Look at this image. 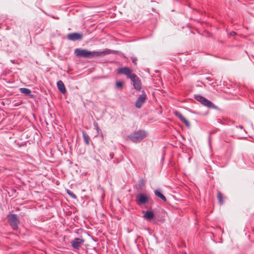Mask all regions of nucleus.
I'll return each instance as SVG.
<instances>
[{"mask_svg":"<svg viewBox=\"0 0 254 254\" xmlns=\"http://www.w3.org/2000/svg\"><path fill=\"white\" fill-rule=\"evenodd\" d=\"M117 72L119 74H123L127 76V78L130 79L133 83V85L137 90H140L141 89V84L140 80L137 75L131 72V69L127 66L122 67L117 69Z\"/></svg>","mask_w":254,"mask_h":254,"instance_id":"1","label":"nucleus"},{"mask_svg":"<svg viewBox=\"0 0 254 254\" xmlns=\"http://www.w3.org/2000/svg\"><path fill=\"white\" fill-rule=\"evenodd\" d=\"M74 54L78 57L84 58H93L99 57V51H89L87 49H75Z\"/></svg>","mask_w":254,"mask_h":254,"instance_id":"2","label":"nucleus"},{"mask_svg":"<svg viewBox=\"0 0 254 254\" xmlns=\"http://www.w3.org/2000/svg\"><path fill=\"white\" fill-rule=\"evenodd\" d=\"M147 134V132L144 130H139L128 135V138L132 142L137 143L143 140Z\"/></svg>","mask_w":254,"mask_h":254,"instance_id":"3","label":"nucleus"},{"mask_svg":"<svg viewBox=\"0 0 254 254\" xmlns=\"http://www.w3.org/2000/svg\"><path fill=\"white\" fill-rule=\"evenodd\" d=\"M7 221L13 230H17L19 220L15 214H9L7 215Z\"/></svg>","mask_w":254,"mask_h":254,"instance_id":"4","label":"nucleus"},{"mask_svg":"<svg viewBox=\"0 0 254 254\" xmlns=\"http://www.w3.org/2000/svg\"><path fill=\"white\" fill-rule=\"evenodd\" d=\"M194 99L201 103L203 105L210 108L215 109L216 106L210 101L200 95H195Z\"/></svg>","mask_w":254,"mask_h":254,"instance_id":"5","label":"nucleus"},{"mask_svg":"<svg viewBox=\"0 0 254 254\" xmlns=\"http://www.w3.org/2000/svg\"><path fill=\"white\" fill-rule=\"evenodd\" d=\"M85 242V240L82 238H75L71 241L70 244L73 249L79 250Z\"/></svg>","mask_w":254,"mask_h":254,"instance_id":"6","label":"nucleus"},{"mask_svg":"<svg viewBox=\"0 0 254 254\" xmlns=\"http://www.w3.org/2000/svg\"><path fill=\"white\" fill-rule=\"evenodd\" d=\"M146 99V94L144 91H142V94L137 98L135 106L137 108H140L143 103H145Z\"/></svg>","mask_w":254,"mask_h":254,"instance_id":"7","label":"nucleus"},{"mask_svg":"<svg viewBox=\"0 0 254 254\" xmlns=\"http://www.w3.org/2000/svg\"><path fill=\"white\" fill-rule=\"evenodd\" d=\"M83 35L80 33H71L67 35V39L71 41L81 40L83 39Z\"/></svg>","mask_w":254,"mask_h":254,"instance_id":"8","label":"nucleus"},{"mask_svg":"<svg viewBox=\"0 0 254 254\" xmlns=\"http://www.w3.org/2000/svg\"><path fill=\"white\" fill-rule=\"evenodd\" d=\"M135 201L138 205H141L146 203L148 201V198L146 194L139 193L137 195Z\"/></svg>","mask_w":254,"mask_h":254,"instance_id":"9","label":"nucleus"},{"mask_svg":"<svg viewBox=\"0 0 254 254\" xmlns=\"http://www.w3.org/2000/svg\"><path fill=\"white\" fill-rule=\"evenodd\" d=\"M175 115L177 117L179 120L184 124H185L188 128H190V122L182 115V114L179 112L176 111L174 112Z\"/></svg>","mask_w":254,"mask_h":254,"instance_id":"10","label":"nucleus"},{"mask_svg":"<svg viewBox=\"0 0 254 254\" xmlns=\"http://www.w3.org/2000/svg\"><path fill=\"white\" fill-rule=\"evenodd\" d=\"M20 92L26 96H29L32 98H35V95L31 94L30 89L27 88H20L19 89Z\"/></svg>","mask_w":254,"mask_h":254,"instance_id":"11","label":"nucleus"},{"mask_svg":"<svg viewBox=\"0 0 254 254\" xmlns=\"http://www.w3.org/2000/svg\"><path fill=\"white\" fill-rule=\"evenodd\" d=\"M57 85L59 90L61 92V93L63 94L66 93V90L65 86L62 80L58 81L57 82Z\"/></svg>","mask_w":254,"mask_h":254,"instance_id":"12","label":"nucleus"},{"mask_svg":"<svg viewBox=\"0 0 254 254\" xmlns=\"http://www.w3.org/2000/svg\"><path fill=\"white\" fill-rule=\"evenodd\" d=\"M155 195L158 197L160 198L163 201L166 202L167 201V199L166 197L162 194V191L160 189L155 190L154 191Z\"/></svg>","mask_w":254,"mask_h":254,"instance_id":"13","label":"nucleus"},{"mask_svg":"<svg viewBox=\"0 0 254 254\" xmlns=\"http://www.w3.org/2000/svg\"><path fill=\"white\" fill-rule=\"evenodd\" d=\"M119 53L118 51H115L110 49H106L105 50L101 52H99V57L105 55H108L111 54H117Z\"/></svg>","mask_w":254,"mask_h":254,"instance_id":"14","label":"nucleus"},{"mask_svg":"<svg viewBox=\"0 0 254 254\" xmlns=\"http://www.w3.org/2000/svg\"><path fill=\"white\" fill-rule=\"evenodd\" d=\"M144 217L147 220H150L154 217V213L152 210H147L144 215Z\"/></svg>","mask_w":254,"mask_h":254,"instance_id":"15","label":"nucleus"},{"mask_svg":"<svg viewBox=\"0 0 254 254\" xmlns=\"http://www.w3.org/2000/svg\"><path fill=\"white\" fill-rule=\"evenodd\" d=\"M82 133L84 142L87 145H89L90 144V137L85 133L84 131H82Z\"/></svg>","mask_w":254,"mask_h":254,"instance_id":"16","label":"nucleus"},{"mask_svg":"<svg viewBox=\"0 0 254 254\" xmlns=\"http://www.w3.org/2000/svg\"><path fill=\"white\" fill-rule=\"evenodd\" d=\"M217 197L218 199L219 203L220 204H223L224 203L223 194L220 191H218L217 194Z\"/></svg>","mask_w":254,"mask_h":254,"instance_id":"17","label":"nucleus"},{"mask_svg":"<svg viewBox=\"0 0 254 254\" xmlns=\"http://www.w3.org/2000/svg\"><path fill=\"white\" fill-rule=\"evenodd\" d=\"M145 184V181L143 179H141L140 180L139 183L136 185V189L138 190H141L143 188V187L144 186Z\"/></svg>","mask_w":254,"mask_h":254,"instance_id":"18","label":"nucleus"},{"mask_svg":"<svg viewBox=\"0 0 254 254\" xmlns=\"http://www.w3.org/2000/svg\"><path fill=\"white\" fill-rule=\"evenodd\" d=\"M93 126L94 127V128L97 131L98 134H101V136H103V133L101 130L99 128L98 123L96 122H94Z\"/></svg>","mask_w":254,"mask_h":254,"instance_id":"19","label":"nucleus"},{"mask_svg":"<svg viewBox=\"0 0 254 254\" xmlns=\"http://www.w3.org/2000/svg\"><path fill=\"white\" fill-rule=\"evenodd\" d=\"M66 192L71 198L73 199H76L77 198L76 195L71 190H67Z\"/></svg>","mask_w":254,"mask_h":254,"instance_id":"20","label":"nucleus"},{"mask_svg":"<svg viewBox=\"0 0 254 254\" xmlns=\"http://www.w3.org/2000/svg\"><path fill=\"white\" fill-rule=\"evenodd\" d=\"M123 82L122 81H118L116 83V87L118 88H123Z\"/></svg>","mask_w":254,"mask_h":254,"instance_id":"21","label":"nucleus"},{"mask_svg":"<svg viewBox=\"0 0 254 254\" xmlns=\"http://www.w3.org/2000/svg\"><path fill=\"white\" fill-rule=\"evenodd\" d=\"M112 160H113V163L114 164H118L120 162V160L119 159L116 158H114V159Z\"/></svg>","mask_w":254,"mask_h":254,"instance_id":"22","label":"nucleus"},{"mask_svg":"<svg viewBox=\"0 0 254 254\" xmlns=\"http://www.w3.org/2000/svg\"><path fill=\"white\" fill-rule=\"evenodd\" d=\"M109 157H110V159H108L109 160L113 159L114 158V153H112V152L110 153L109 154Z\"/></svg>","mask_w":254,"mask_h":254,"instance_id":"23","label":"nucleus"},{"mask_svg":"<svg viewBox=\"0 0 254 254\" xmlns=\"http://www.w3.org/2000/svg\"><path fill=\"white\" fill-rule=\"evenodd\" d=\"M236 35V33L235 31H232L230 33V35L233 36Z\"/></svg>","mask_w":254,"mask_h":254,"instance_id":"24","label":"nucleus"},{"mask_svg":"<svg viewBox=\"0 0 254 254\" xmlns=\"http://www.w3.org/2000/svg\"><path fill=\"white\" fill-rule=\"evenodd\" d=\"M239 128H241V129H243V127L242 126H239L238 127Z\"/></svg>","mask_w":254,"mask_h":254,"instance_id":"25","label":"nucleus"},{"mask_svg":"<svg viewBox=\"0 0 254 254\" xmlns=\"http://www.w3.org/2000/svg\"><path fill=\"white\" fill-rule=\"evenodd\" d=\"M135 61H136V59L135 58H134L132 60V62H134Z\"/></svg>","mask_w":254,"mask_h":254,"instance_id":"26","label":"nucleus"}]
</instances>
